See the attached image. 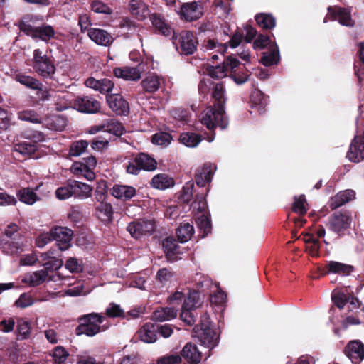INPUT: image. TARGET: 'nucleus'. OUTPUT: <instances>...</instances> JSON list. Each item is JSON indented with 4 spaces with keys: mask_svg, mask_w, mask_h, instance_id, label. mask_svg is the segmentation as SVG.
Instances as JSON below:
<instances>
[{
    "mask_svg": "<svg viewBox=\"0 0 364 364\" xmlns=\"http://www.w3.org/2000/svg\"><path fill=\"white\" fill-rule=\"evenodd\" d=\"M107 194L105 190H96L95 192V216L102 223L107 224L113 220L114 210L112 205L107 202Z\"/></svg>",
    "mask_w": 364,
    "mask_h": 364,
    "instance_id": "1",
    "label": "nucleus"
},
{
    "mask_svg": "<svg viewBox=\"0 0 364 364\" xmlns=\"http://www.w3.org/2000/svg\"><path fill=\"white\" fill-rule=\"evenodd\" d=\"M200 122L207 129L212 130L219 127L222 129L228 127V122L225 114L224 108L221 106L208 107L200 115Z\"/></svg>",
    "mask_w": 364,
    "mask_h": 364,
    "instance_id": "2",
    "label": "nucleus"
},
{
    "mask_svg": "<svg viewBox=\"0 0 364 364\" xmlns=\"http://www.w3.org/2000/svg\"><path fill=\"white\" fill-rule=\"evenodd\" d=\"M104 317L97 314H90L80 318V324L77 328V335L85 334L88 336H93L105 330L107 327L101 328V323L104 321Z\"/></svg>",
    "mask_w": 364,
    "mask_h": 364,
    "instance_id": "3",
    "label": "nucleus"
},
{
    "mask_svg": "<svg viewBox=\"0 0 364 364\" xmlns=\"http://www.w3.org/2000/svg\"><path fill=\"white\" fill-rule=\"evenodd\" d=\"M32 67L39 75L44 77L51 76L55 71L53 63L40 49L33 50Z\"/></svg>",
    "mask_w": 364,
    "mask_h": 364,
    "instance_id": "4",
    "label": "nucleus"
},
{
    "mask_svg": "<svg viewBox=\"0 0 364 364\" xmlns=\"http://www.w3.org/2000/svg\"><path fill=\"white\" fill-rule=\"evenodd\" d=\"M96 165L97 159L90 156L82 161L74 162L70 167V171L77 177L82 176L88 181H92L95 177L93 170Z\"/></svg>",
    "mask_w": 364,
    "mask_h": 364,
    "instance_id": "5",
    "label": "nucleus"
},
{
    "mask_svg": "<svg viewBox=\"0 0 364 364\" xmlns=\"http://www.w3.org/2000/svg\"><path fill=\"white\" fill-rule=\"evenodd\" d=\"M156 228L155 223L152 220H141L133 221L127 227V231L132 237L139 238L144 235L152 232Z\"/></svg>",
    "mask_w": 364,
    "mask_h": 364,
    "instance_id": "6",
    "label": "nucleus"
},
{
    "mask_svg": "<svg viewBox=\"0 0 364 364\" xmlns=\"http://www.w3.org/2000/svg\"><path fill=\"white\" fill-rule=\"evenodd\" d=\"M178 43L181 53L185 55L192 54L196 50V38L189 31H183L180 33Z\"/></svg>",
    "mask_w": 364,
    "mask_h": 364,
    "instance_id": "7",
    "label": "nucleus"
},
{
    "mask_svg": "<svg viewBox=\"0 0 364 364\" xmlns=\"http://www.w3.org/2000/svg\"><path fill=\"white\" fill-rule=\"evenodd\" d=\"M107 102L110 109L117 114L126 115L129 112V103L120 95H107Z\"/></svg>",
    "mask_w": 364,
    "mask_h": 364,
    "instance_id": "8",
    "label": "nucleus"
},
{
    "mask_svg": "<svg viewBox=\"0 0 364 364\" xmlns=\"http://www.w3.org/2000/svg\"><path fill=\"white\" fill-rule=\"evenodd\" d=\"M75 109L81 112L96 113L100 109V103L91 97H77L75 98Z\"/></svg>",
    "mask_w": 364,
    "mask_h": 364,
    "instance_id": "9",
    "label": "nucleus"
},
{
    "mask_svg": "<svg viewBox=\"0 0 364 364\" xmlns=\"http://www.w3.org/2000/svg\"><path fill=\"white\" fill-rule=\"evenodd\" d=\"M54 240L56 241L60 250H65L70 246L73 231L65 227H57L53 229Z\"/></svg>",
    "mask_w": 364,
    "mask_h": 364,
    "instance_id": "10",
    "label": "nucleus"
},
{
    "mask_svg": "<svg viewBox=\"0 0 364 364\" xmlns=\"http://www.w3.org/2000/svg\"><path fill=\"white\" fill-rule=\"evenodd\" d=\"M328 16L332 19L338 20V22L346 26H353L354 21L352 19L350 11L348 9L339 6L329 7Z\"/></svg>",
    "mask_w": 364,
    "mask_h": 364,
    "instance_id": "11",
    "label": "nucleus"
},
{
    "mask_svg": "<svg viewBox=\"0 0 364 364\" xmlns=\"http://www.w3.org/2000/svg\"><path fill=\"white\" fill-rule=\"evenodd\" d=\"M350 223V216L348 213H336L329 222V228L340 235L347 230Z\"/></svg>",
    "mask_w": 364,
    "mask_h": 364,
    "instance_id": "12",
    "label": "nucleus"
},
{
    "mask_svg": "<svg viewBox=\"0 0 364 364\" xmlns=\"http://www.w3.org/2000/svg\"><path fill=\"white\" fill-rule=\"evenodd\" d=\"M346 355L354 364H358L364 358V345L358 341H350L345 350Z\"/></svg>",
    "mask_w": 364,
    "mask_h": 364,
    "instance_id": "13",
    "label": "nucleus"
},
{
    "mask_svg": "<svg viewBox=\"0 0 364 364\" xmlns=\"http://www.w3.org/2000/svg\"><path fill=\"white\" fill-rule=\"evenodd\" d=\"M181 17L186 21H194L198 19L203 14L200 5L196 2L184 4L178 11Z\"/></svg>",
    "mask_w": 364,
    "mask_h": 364,
    "instance_id": "14",
    "label": "nucleus"
},
{
    "mask_svg": "<svg viewBox=\"0 0 364 364\" xmlns=\"http://www.w3.org/2000/svg\"><path fill=\"white\" fill-rule=\"evenodd\" d=\"M350 161L360 162L364 159V137L355 136L347 154Z\"/></svg>",
    "mask_w": 364,
    "mask_h": 364,
    "instance_id": "15",
    "label": "nucleus"
},
{
    "mask_svg": "<svg viewBox=\"0 0 364 364\" xmlns=\"http://www.w3.org/2000/svg\"><path fill=\"white\" fill-rule=\"evenodd\" d=\"M325 269V274H333L340 276H348L354 270V267L346 263L330 260L326 262Z\"/></svg>",
    "mask_w": 364,
    "mask_h": 364,
    "instance_id": "16",
    "label": "nucleus"
},
{
    "mask_svg": "<svg viewBox=\"0 0 364 364\" xmlns=\"http://www.w3.org/2000/svg\"><path fill=\"white\" fill-rule=\"evenodd\" d=\"M88 36L96 44L102 46H109L114 38L107 31L100 28H90L88 30Z\"/></svg>",
    "mask_w": 364,
    "mask_h": 364,
    "instance_id": "17",
    "label": "nucleus"
},
{
    "mask_svg": "<svg viewBox=\"0 0 364 364\" xmlns=\"http://www.w3.org/2000/svg\"><path fill=\"white\" fill-rule=\"evenodd\" d=\"M201 331L198 335L201 344L208 348L215 346L218 343V336L213 328L210 326L203 324Z\"/></svg>",
    "mask_w": 364,
    "mask_h": 364,
    "instance_id": "18",
    "label": "nucleus"
},
{
    "mask_svg": "<svg viewBox=\"0 0 364 364\" xmlns=\"http://www.w3.org/2000/svg\"><path fill=\"white\" fill-rule=\"evenodd\" d=\"M346 308L348 311H352V314H349L346 316V318L343 321V326L344 328H347L350 325H356L359 324V319L357 318L358 313H359L360 310V304L359 301L356 298L350 296V300L347 302Z\"/></svg>",
    "mask_w": 364,
    "mask_h": 364,
    "instance_id": "19",
    "label": "nucleus"
},
{
    "mask_svg": "<svg viewBox=\"0 0 364 364\" xmlns=\"http://www.w3.org/2000/svg\"><path fill=\"white\" fill-rule=\"evenodd\" d=\"M215 167L210 164H204L197 168L195 175L196 183L198 186L203 187L210 182L214 173Z\"/></svg>",
    "mask_w": 364,
    "mask_h": 364,
    "instance_id": "20",
    "label": "nucleus"
},
{
    "mask_svg": "<svg viewBox=\"0 0 364 364\" xmlns=\"http://www.w3.org/2000/svg\"><path fill=\"white\" fill-rule=\"evenodd\" d=\"M87 87L92 88L100 93H108L114 88V83L109 79L96 80L94 77H89L85 82Z\"/></svg>",
    "mask_w": 364,
    "mask_h": 364,
    "instance_id": "21",
    "label": "nucleus"
},
{
    "mask_svg": "<svg viewBox=\"0 0 364 364\" xmlns=\"http://www.w3.org/2000/svg\"><path fill=\"white\" fill-rule=\"evenodd\" d=\"M136 193L134 187L127 185H114L110 189V193L114 198L122 200H129L132 198Z\"/></svg>",
    "mask_w": 364,
    "mask_h": 364,
    "instance_id": "22",
    "label": "nucleus"
},
{
    "mask_svg": "<svg viewBox=\"0 0 364 364\" xmlns=\"http://www.w3.org/2000/svg\"><path fill=\"white\" fill-rule=\"evenodd\" d=\"M158 326L152 323H145L139 331L138 336L139 339L144 343H153L157 339Z\"/></svg>",
    "mask_w": 364,
    "mask_h": 364,
    "instance_id": "23",
    "label": "nucleus"
},
{
    "mask_svg": "<svg viewBox=\"0 0 364 364\" xmlns=\"http://www.w3.org/2000/svg\"><path fill=\"white\" fill-rule=\"evenodd\" d=\"M163 247L168 260L175 261L180 258L178 257L181 253L180 251V246L178 245L176 240L173 237H167L163 242Z\"/></svg>",
    "mask_w": 364,
    "mask_h": 364,
    "instance_id": "24",
    "label": "nucleus"
},
{
    "mask_svg": "<svg viewBox=\"0 0 364 364\" xmlns=\"http://www.w3.org/2000/svg\"><path fill=\"white\" fill-rule=\"evenodd\" d=\"M181 355L192 364H198L201 360V353L196 346L191 343L185 345L181 350Z\"/></svg>",
    "mask_w": 364,
    "mask_h": 364,
    "instance_id": "25",
    "label": "nucleus"
},
{
    "mask_svg": "<svg viewBox=\"0 0 364 364\" xmlns=\"http://www.w3.org/2000/svg\"><path fill=\"white\" fill-rule=\"evenodd\" d=\"M114 74L117 77L126 80H137L141 77V71L136 68L122 67L114 69Z\"/></svg>",
    "mask_w": 364,
    "mask_h": 364,
    "instance_id": "26",
    "label": "nucleus"
},
{
    "mask_svg": "<svg viewBox=\"0 0 364 364\" xmlns=\"http://www.w3.org/2000/svg\"><path fill=\"white\" fill-rule=\"evenodd\" d=\"M174 179L164 173H160L154 176L151 181V186L159 190H165L174 186Z\"/></svg>",
    "mask_w": 364,
    "mask_h": 364,
    "instance_id": "27",
    "label": "nucleus"
},
{
    "mask_svg": "<svg viewBox=\"0 0 364 364\" xmlns=\"http://www.w3.org/2000/svg\"><path fill=\"white\" fill-rule=\"evenodd\" d=\"M355 193L353 190H346L337 193L331 198L330 201V207L331 209H336L346 203L355 198Z\"/></svg>",
    "mask_w": 364,
    "mask_h": 364,
    "instance_id": "28",
    "label": "nucleus"
},
{
    "mask_svg": "<svg viewBox=\"0 0 364 364\" xmlns=\"http://www.w3.org/2000/svg\"><path fill=\"white\" fill-rule=\"evenodd\" d=\"M227 46L225 43H219L215 40H208L205 46V50L206 52H209L208 55L211 57L213 60L218 59L219 53L220 55L227 50Z\"/></svg>",
    "mask_w": 364,
    "mask_h": 364,
    "instance_id": "29",
    "label": "nucleus"
},
{
    "mask_svg": "<svg viewBox=\"0 0 364 364\" xmlns=\"http://www.w3.org/2000/svg\"><path fill=\"white\" fill-rule=\"evenodd\" d=\"M75 98L70 93L66 92L56 96L55 107L58 111H63L69 108L75 109Z\"/></svg>",
    "mask_w": 364,
    "mask_h": 364,
    "instance_id": "30",
    "label": "nucleus"
},
{
    "mask_svg": "<svg viewBox=\"0 0 364 364\" xmlns=\"http://www.w3.org/2000/svg\"><path fill=\"white\" fill-rule=\"evenodd\" d=\"M73 196L75 197L85 199L88 198L92 196V188L91 186L80 182L73 181L72 182Z\"/></svg>",
    "mask_w": 364,
    "mask_h": 364,
    "instance_id": "31",
    "label": "nucleus"
},
{
    "mask_svg": "<svg viewBox=\"0 0 364 364\" xmlns=\"http://www.w3.org/2000/svg\"><path fill=\"white\" fill-rule=\"evenodd\" d=\"M48 277V272L46 270H38L25 275L23 282L28 284L30 286H38L42 284Z\"/></svg>",
    "mask_w": 364,
    "mask_h": 364,
    "instance_id": "32",
    "label": "nucleus"
},
{
    "mask_svg": "<svg viewBox=\"0 0 364 364\" xmlns=\"http://www.w3.org/2000/svg\"><path fill=\"white\" fill-rule=\"evenodd\" d=\"M161 81L162 80L158 75H150L142 80L141 85L146 92L153 93L159 89Z\"/></svg>",
    "mask_w": 364,
    "mask_h": 364,
    "instance_id": "33",
    "label": "nucleus"
},
{
    "mask_svg": "<svg viewBox=\"0 0 364 364\" xmlns=\"http://www.w3.org/2000/svg\"><path fill=\"white\" fill-rule=\"evenodd\" d=\"M129 10L139 20L144 19L149 15V9L141 0H132Z\"/></svg>",
    "mask_w": 364,
    "mask_h": 364,
    "instance_id": "34",
    "label": "nucleus"
},
{
    "mask_svg": "<svg viewBox=\"0 0 364 364\" xmlns=\"http://www.w3.org/2000/svg\"><path fill=\"white\" fill-rule=\"evenodd\" d=\"M279 54L278 47L276 45L269 46V51L264 52L261 62L264 66H272L278 63Z\"/></svg>",
    "mask_w": 364,
    "mask_h": 364,
    "instance_id": "35",
    "label": "nucleus"
},
{
    "mask_svg": "<svg viewBox=\"0 0 364 364\" xmlns=\"http://www.w3.org/2000/svg\"><path fill=\"white\" fill-rule=\"evenodd\" d=\"M18 200L27 205H32L40 200L36 193L30 188H23L18 191L16 193Z\"/></svg>",
    "mask_w": 364,
    "mask_h": 364,
    "instance_id": "36",
    "label": "nucleus"
},
{
    "mask_svg": "<svg viewBox=\"0 0 364 364\" xmlns=\"http://www.w3.org/2000/svg\"><path fill=\"white\" fill-rule=\"evenodd\" d=\"M136 162L139 164L141 170L152 171H154L157 166L156 161L144 153H141L136 156Z\"/></svg>",
    "mask_w": 364,
    "mask_h": 364,
    "instance_id": "37",
    "label": "nucleus"
},
{
    "mask_svg": "<svg viewBox=\"0 0 364 364\" xmlns=\"http://www.w3.org/2000/svg\"><path fill=\"white\" fill-rule=\"evenodd\" d=\"M303 241L306 244V250L309 254L314 257L318 255L320 243L317 237L312 234L306 233L303 236Z\"/></svg>",
    "mask_w": 364,
    "mask_h": 364,
    "instance_id": "38",
    "label": "nucleus"
},
{
    "mask_svg": "<svg viewBox=\"0 0 364 364\" xmlns=\"http://www.w3.org/2000/svg\"><path fill=\"white\" fill-rule=\"evenodd\" d=\"M178 310L174 307L161 308L155 310L152 318L157 321L170 320L176 317Z\"/></svg>",
    "mask_w": 364,
    "mask_h": 364,
    "instance_id": "39",
    "label": "nucleus"
},
{
    "mask_svg": "<svg viewBox=\"0 0 364 364\" xmlns=\"http://www.w3.org/2000/svg\"><path fill=\"white\" fill-rule=\"evenodd\" d=\"M151 20L154 27L164 36H171L173 32V29L157 15H153Z\"/></svg>",
    "mask_w": 364,
    "mask_h": 364,
    "instance_id": "40",
    "label": "nucleus"
},
{
    "mask_svg": "<svg viewBox=\"0 0 364 364\" xmlns=\"http://www.w3.org/2000/svg\"><path fill=\"white\" fill-rule=\"evenodd\" d=\"M187 294L183 303L182 307L188 309H195L200 304L199 294L196 291L187 290Z\"/></svg>",
    "mask_w": 364,
    "mask_h": 364,
    "instance_id": "41",
    "label": "nucleus"
},
{
    "mask_svg": "<svg viewBox=\"0 0 364 364\" xmlns=\"http://www.w3.org/2000/svg\"><path fill=\"white\" fill-rule=\"evenodd\" d=\"M179 140L181 144L187 147L193 148L199 144L201 139L200 136L196 133L185 132L180 135Z\"/></svg>",
    "mask_w": 364,
    "mask_h": 364,
    "instance_id": "42",
    "label": "nucleus"
},
{
    "mask_svg": "<svg viewBox=\"0 0 364 364\" xmlns=\"http://www.w3.org/2000/svg\"><path fill=\"white\" fill-rule=\"evenodd\" d=\"M17 337L18 339L28 338L31 332V323L24 318H19L17 321Z\"/></svg>",
    "mask_w": 364,
    "mask_h": 364,
    "instance_id": "43",
    "label": "nucleus"
},
{
    "mask_svg": "<svg viewBox=\"0 0 364 364\" xmlns=\"http://www.w3.org/2000/svg\"><path fill=\"white\" fill-rule=\"evenodd\" d=\"M194 232L193 226L190 223H183L177 229L178 239L181 242L188 241Z\"/></svg>",
    "mask_w": 364,
    "mask_h": 364,
    "instance_id": "44",
    "label": "nucleus"
},
{
    "mask_svg": "<svg viewBox=\"0 0 364 364\" xmlns=\"http://www.w3.org/2000/svg\"><path fill=\"white\" fill-rule=\"evenodd\" d=\"M258 25L263 28L272 29L275 26V19L271 15L260 14L255 16Z\"/></svg>",
    "mask_w": 364,
    "mask_h": 364,
    "instance_id": "45",
    "label": "nucleus"
},
{
    "mask_svg": "<svg viewBox=\"0 0 364 364\" xmlns=\"http://www.w3.org/2000/svg\"><path fill=\"white\" fill-rule=\"evenodd\" d=\"M17 81L21 84L33 90H41L42 84L36 79L31 76L18 75L16 77Z\"/></svg>",
    "mask_w": 364,
    "mask_h": 364,
    "instance_id": "46",
    "label": "nucleus"
},
{
    "mask_svg": "<svg viewBox=\"0 0 364 364\" xmlns=\"http://www.w3.org/2000/svg\"><path fill=\"white\" fill-rule=\"evenodd\" d=\"M36 38H40L43 41H48L55 36L53 28L49 25H44L38 27Z\"/></svg>",
    "mask_w": 364,
    "mask_h": 364,
    "instance_id": "47",
    "label": "nucleus"
},
{
    "mask_svg": "<svg viewBox=\"0 0 364 364\" xmlns=\"http://www.w3.org/2000/svg\"><path fill=\"white\" fill-rule=\"evenodd\" d=\"M88 146V142L85 140L77 141L72 144L70 147L69 155L70 156H79L85 151Z\"/></svg>",
    "mask_w": 364,
    "mask_h": 364,
    "instance_id": "48",
    "label": "nucleus"
},
{
    "mask_svg": "<svg viewBox=\"0 0 364 364\" xmlns=\"http://www.w3.org/2000/svg\"><path fill=\"white\" fill-rule=\"evenodd\" d=\"M251 101L259 109H263L268 103V97L259 90L254 91L251 95Z\"/></svg>",
    "mask_w": 364,
    "mask_h": 364,
    "instance_id": "49",
    "label": "nucleus"
},
{
    "mask_svg": "<svg viewBox=\"0 0 364 364\" xmlns=\"http://www.w3.org/2000/svg\"><path fill=\"white\" fill-rule=\"evenodd\" d=\"M105 131L112 133L116 136H120L124 132V127L121 123L114 119L108 121L103 125Z\"/></svg>",
    "mask_w": 364,
    "mask_h": 364,
    "instance_id": "50",
    "label": "nucleus"
},
{
    "mask_svg": "<svg viewBox=\"0 0 364 364\" xmlns=\"http://www.w3.org/2000/svg\"><path fill=\"white\" fill-rule=\"evenodd\" d=\"M171 139L172 137L169 134L166 132H159L153 135L151 141L154 144L166 146L170 144Z\"/></svg>",
    "mask_w": 364,
    "mask_h": 364,
    "instance_id": "51",
    "label": "nucleus"
},
{
    "mask_svg": "<svg viewBox=\"0 0 364 364\" xmlns=\"http://www.w3.org/2000/svg\"><path fill=\"white\" fill-rule=\"evenodd\" d=\"M350 298V296L347 295L343 291H333L332 294V300L339 309L346 306Z\"/></svg>",
    "mask_w": 364,
    "mask_h": 364,
    "instance_id": "52",
    "label": "nucleus"
},
{
    "mask_svg": "<svg viewBox=\"0 0 364 364\" xmlns=\"http://www.w3.org/2000/svg\"><path fill=\"white\" fill-rule=\"evenodd\" d=\"M198 228L203 232V237L207 235L211 230V224L209 218L205 213L197 218Z\"/></svg>",
    "mask_w": 364,
    "mask_h": 364,
    "instance_id": "53",
    "label": "nucleus"
},
{
    "mask_svg": "<svg viewBox=\"0 0 364 364\" xmlns=\"http://www.w3.org/2000/svg\"><path fill=\"white\" fill-rule=\"evenodd\" d=\"M69 353L68 351L61 346H57L55 348L52 353V357L55 363L63 364L65 362Z\"/></svg>",
    "mask_w": 364,
    "mask_h": 364,
    "instance_id": "54",
    "label": "nucleus"
},
{
    "mask_svg": "<svg viewBox=\"0 0 364 364\" xmlns=\"http://www.w3.org/2000/svg\"><path fill=\"white\" fill-rule=\"evenodd\" d=\"M227 70L223 63L222 65H211L208 69V75L213 77L216 79L223 78L226 76L227 75Z\"/></svg>",
    "mask_w": 364,
    "mask_h": 364,
    "instance_id": "55",
    "label": "nucleus"
},
{
    "mask_svg": "<svg viewBox=\"0 0 364 364\" xmlns=\"http://www.w3.org/2000/svg\"><path fill=\"white\" fill-rule=\"evenodd\" d=\"M213 97L215 100V103L214 106L218 107L221 106L223 108L224 103H225V99H224V87L222 84H217L215 86L213 92Z\"/></svg>",
    "mask_w": 364,
    "mask_h": 364,
    "instance_id": "56",
    "label": "nucleus"
},
{
    "mask_svg": "<svg viewBox=\"0 0 364 364\" xmlns=\"http://www.w3.org/2000/svg\"><path fill=\"white\" fill-rule=\"evenodd\" d=\"M18 119L22 121H28L32 123H41V119L38 115L32 110H25L18 113Z\"/></svg>",
    "mask_w": 364,
    "mask_h": 364,
    "instance_id": "57",
    "label": "nucleus"
},
{
    "mask_svg": "<svg viewBox=\"0 0 364 364\" xmlns=\"http://www.w3.org/2000/svg\"><path fill=\"white\" fill-rule=\"evenodd\" d=\"M91 9L99 14H111L112 12V9L102 1L95 0L91 3Z\"/></svg>",
    "mask_w": 364,
    "mask_h": 364,
    "instance_id": "58",
    "label": "nucleus"
},
{
    "mask_svg": "<svg viewBox=\"0 0 364 364\" xmlns=\"http://www.w3.org/2000/svg\"><path fill=\"white\" fill-rule=\"evenodd\" d=\"M55 196L59 200H66L73 196L72 183L57 188Z\"/></svg>",
    "mask_w": 364,
    "mask_h": 364,
    "instance_id": "59",
    "label": "nucleus"
},
{
    "mask_svg": "<svg viewBox=\"0 0 364 364\" xmlns=\"http://www.w3.org/2000/svg\"><path fill=\"white\" fill-rule=\"evenodd\" d=\"M306 201L304 195L295 197L294 203L293 204L294 211L299 215H304L306 212Z\"/></svg>",
    "mask_w": 364,
    "mask_h": 364,
    "instance_id": "60",
    "label": "nucleus"
},
{
    "mask_svg": "<svg viewBox=\"0 0 364 364\" xmlns=\"http://www.w3.org/2000/svg\"><path fill=\"white\" fill-rule=\"evenodd\" d=\"M65 267L72 273H78L82 270V262L75 257H70L68 259Z\"/></svg>",
    "mask_w": 364,
    "mask_h": 364,
    "instance_id": "61",
    "label": "nucleus"
},
{
    "mask_svg": "<svg viewBox=\"0 0 364 364\" xmlns=\"http://www.w3.org/2000/svg\"><path fill=\"white\" fill-rule=\"evenodd\" d=\"M182 361L181 355L178 354H168L159 358L156 364H181Z\"/></svg>",
    "mask_w": 364,
    "mask_h": 364,
    "instance_id": "62",
    "label": "nucleus"
},
{
    "mask_svg": "<svg viewBox=\"0 0 364 364\" xmlns=\"http://www.w3.org/2000/svg\"><path fill=\"white\" fill-rule=\"evenodd\" d=\"M18 28L21 32L33 38H36L38 27L31 26L28 21H22L19 23Z\"/></svg>",
    "mask_w": 364,
    "mask_h": 364,
    "instance_id": "63",
    "label": "nucleus"
},
{
    "mask_svg": "<svg viewBox=\"0 0 364 364\" xmlns=\"http://www.w3.org/2000/svg\"><path fill=\"white\" fill-rule=\"evenodd\" d=\"M52 240H54L53 229L50 232L41 233L36 238V244L38 247L43 248L44 246H46L48 243H49Z\"/></svg>",
    "mask_w": 364,
    "mask_h": 364,
    "instance_id": "64",
    "label": "nucleus"
}]
</instances>
